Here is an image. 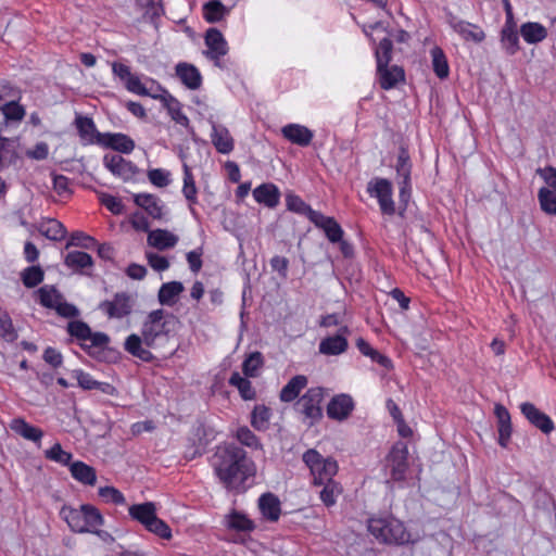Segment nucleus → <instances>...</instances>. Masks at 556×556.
<instances>
[{
  "instance_id": "nucleus-1",
  "label": "nucleus",
  "mask_w": 556,
  "mask_h": 556,
  "mask_svg": "<svg viewBox=\"0 0 556 556\" xmlns=\"http://www.w3.org/2000/svg\"><path fill=\"white\" fill-rule=\"evenodd\" d=\"M177 324L174 315L164 309L152 311L142 323L141 334H129L124 342V349L142 362H152L155 357L150 349L165 350L175 338Z\"/></svg>"
},
{
  "instance_id": "nucleus-2",
  "label": "nucleus",
  "mask_w": 556,
  "mask_h": 556,
  "mask_svg": "<svg viewBox=\"0 0 556 556\" xmlns=\"http://www.w3.org/2000/svg\"><path fill=\"white\" fill-rule=\"evenodd\" d=\"M212 464L219 481L230 491H244L245 482L256 472L247 452L235 444L217 446Z\"/></svg>"
},
{
  "instance_id": "nucleus-3",
  "label": "nucleus",
  "mask_w": 556,
  "mask_h": 556,
  "mask_svg": "<svg viewBox=\"0 0 556 556\" xmlns=\"http://www.w3.org/2000/svg\"><path fill=\"white\" fill-rule=\"evenodd\" d=\"M368 531L383 544L404 545L412 542L404 523L394 517H377L368 520Z\"/></svg>"
},
{
  "instance_id": "nucleus-4",
  "label": "nucleus",
  "mask_w": 556,
  "mask_h": 556,
  "mask_svg": "<svg viewBox=\"0 0 556 556\" xmlns=\"http://www.w3.org/2000/svg\"><path fill=\"white\" fill-rule=\"evenodd\" d=\"M60 516L74 532L78 533H98V529L103 525V517L99 509L88 504L79 508L63 506Z\"/></svg>"
},
{
  "instance_id": "nucleus-5",
  "label": "nucleus",
  "mask_w": 556,
  "mask_h": 556,
  "mask_svg": "<svg viewBox=\"0 0 556 556\" xmlns=\"http://www.w3.org/2000/svg\"><path fill=\"white\" fill-rule=\"evenodd\" d=\"M128 513L134 520L140 522L148 531L165 540L172 538V530L168 525L157 518L154 503L146 502L131 505Z\"/></svg>"
},
{
  "instance_id": "nucleus-6",
  "label": "nucleus",
  "mask_w": 556,
  "mask_h": 556,
  "mask_svg": "<svg viewBox=\"0 0 556 556\" xmlns=\"http://www.w3.org/2000/svg\"><path fill=\"white\" fill-rule=\"evenodd\" d=\"M303 462L309 468L314 485H321L325 482L333 480L338 472V464L331 457H324L314 448L307 450L303 456Z\"/></svg>"
},
{
  "instance_id": "nucleus-7",
  "label": "nucleus",
  "mask_w": 556,
  "mask_h": 556,
  "mask_svg": "<svg viewBox=\"0 0 556 556\" xmlns=\"http://www.w3.org/2000/svg\"><path fill=\"white\" fill-rule=\"evenodd\" d=\"M367 193L378 201L383 215L392 216L396 213L393 200V186L387 178L375 177L367 184Z\"/></svg>"
},
{
  "instance_id": "nucleus-8",
  "label": "nucleus",
  "mask_w": 556,
  "mask_h": 556,
  "mask_svg": "<svg viewBox=\"0 0 556 556\" xmlns=\"http://www.w3.org/2000/svg\"><path fill=\"white\" fill-rule=\"evenodd\" d=\"M325 397L320 387L309 388L298 401V407L305 419L313 426L323 417L321 402Z\"/></svg>"
},
{
  "instance_id": "nucleus-9",
  "label": "nucleus",
  "mask_w": 556,
  "mask_h": 556,
  "mask_svg": "<svg viewBox=\"0 0 556 556\" xmlns=\"http://www.w3.org/2000/svg\"><path fill=\"white\" fill-rule=\"evenodd\" d=\"M408 448L403 442L395 443L387 457V466L390 468L391 478L394 481H402L408 467Z\"/></svg>"
},
{
  "instance_id": "nucleus-10",
  "label": "nucleus",
  "mask_w": 556,
  "mask_h": 556,
  "mask_svg": "<svg viewBox=\"0 0 556 556\" xmlns=\"http://www.w3.org/2000/svg\"><path fill=\"white\" fill-rule=\"evenodd\" d=\"M447 24L465 41L481 43L485 39V33L479 25L460 20L453 14L448 15Z\"/></svg>"
},
{
  "instance_id": "nucleus-11",
  "label": "nucleus",
  "mask_w": 556,
  "mask_h": 556,
  "mask_svg": "<svg viewBox=\"0 0 556 556\" xmlns=\"http://www.w3.org/2000/svg\"><path fill=\"white\" fill-rule=\"evenodd\" d=\"M205 45L207 50L205 55L219 65L220 58L227 54L228 43L223 34L217 28H210L205 34Z\"/></svg>"
},
{
  "instance_id": "nucleus-12",
  "label": "nucleus",
  "mask_w": 556,
  "mask_h": 556,
  "mask_svg": "<svg viewBox=\"0 0 556 556\" xmlns=\"http://www.w3.org/2000/svg\"><path fill=\"white\" fill-rule=\"evenodd\" d=\"M355 404L351 395L341 393L334 395L327 405V415L330 419L343 421L350 417Z\"/></svg>"
},
{
  "instance_id": "nucleus-13",
  "label": "nucleus",
  "mask_w": 556,
  "mask_h": 556,
  "mask_svg": "<svg viewBox=\"0 0 556 556\" xmlns=\"http://www.w3.org/2000/svg\"><path fill=\"white\" fill-rule=\"evenodd\" d=\"M103 164L114 176L124 180H129L137 174V167L119 154H105Z\"/></svg>"
},
{
  "instance_id": "nucleus-14",
  "label": "nucleus",
  "mask_w": 556,
  "mask_h": 556,
  "mask_svg": "<svg viewBox=\"0 0 556 556\" xmlns=\"http://www.w3.org/2000/svg\"><path fill=\"white\" fill-rule=\"evenodd\" d=\"M99 309L110 318H123L130 314V298L126 293H116L112 301H103Z\"/></svg>"
},
{
  "instance_id": "nucleus-15",
  "label": "nucleus",
  "mask_w": 556,
  "mask_h": 556,
  "mask_svg": "<svg viewBox=\"0 0 556 556\" xmlns=\"http://www.w3.org/2000/svg\"><path fill=\"white\" fill-rule=\"evenodd\" d=\"M80 141L84 146L98 144L102 140L103 134L97 130L96 124L91 117L77 115L75 118Z\"/></svg>"
},
{
  "instance_id": "nucleus-16",
  "label": "nucleus",
  "mask_w": 556,
  "mask_h": 556,
  "mask_svg": "<svg viewBox=\"0 0 556 556\" xmlns=\"http://www.w3.org/2000/svg\"><path fill=\"white\" fill-rule=\"evenodd\" d=\"M520 410L529 422L540 429L543 433L548 434L554 430L553 420L532 403H522L520 405Z\"/></svg>"
},
{
  "instance_id": "nucleus-17",
  "label": "nucleus",
  "mask_w": 556,
  "mask_h": 556,
  "mask_svg": "<svg viewBox=\"0 0 556 556\" xmlns=\"http://www.w3.org/2000/svg\"><path fill=\"white\" fill-rule=\"evenodd\" d=\"M281 135L289 142L300 147L309 146L314 138V132L309 128L295 123L285 125Z\"/></svg>"
},
{
  "instance_id": "nucleus-18",
  "label": "nucleus",
  "mask_w": 556,
  "mask_h": 556,
  "mask_svg": "<svg viewBox=\"0 0 556 556\" xmlns=\"http://www.w3.org/2000/svg\"><path fill=\"white\" fill-rule=\"evenodd\" d=\"M175 72L180 81L191 90H197L202 85L200 71L190 63L180 62L176 65Z\"/></svg>"
},
{
  "instance_id": "nucleus-19",
  "label": "nucleus",
  "mask_w": 556,
  "mask_h": 556,
  "mask_svg": "<svg viewBox=\"0 0 556 556\" xmlns=\"http://www.w3.org/2000/svg\"><path fill=\"white\" fill-rule=\"evenodd\" d=\"M179 237L167 229H154L148 232L147 242L150 247L164 251L176 247Z\"/></svg>"
},
{
  "instance_id": "nucleus-20",
  "label": "nucleus",
  "mask_w": 556,
  "mask_h": 556,
  "mask_svg": "<svg viewBox=\"0 0 556 556\" xmlns=\"http://www.w3.org/2000/svg\"><path fill=\"white\" fill-rule=\"evenodd\" d=\"M100 146L104 148H111L122 153H130L135 149L134 140L125 134L105 132L103 134Z\"/></svg>"
},
{
  "instance_id": "nucleus-21",
  "label": "nucleus",
  "mask_w": 556,
  "mask_h": 556,
  "mask_svg": "<svg viewBox=\"0 0 556 556\" xmlns=\"http://www.w3.org/2000/svg\"><path fill=\"white\" fill-rule=\"evenodd\" d=\"M258 508L262 516L271 522H276L281 514V504L279 498L273 493H264L258 498Z\"/></svg>"
},
{
  "instance_id": "nucleus-22",
  "label": "nucleus",
  "mask_w": 556,
  "mask_h": 556,
  "mask_svg": "<svg viewBox=\"0 0 556 556\" xmlns=\"http://www.w3.org/2000/svg\"><path fill=\"white\" fill-rule=\"evenodd\" d=\"M211 139L219 153L228 154L233 150V139L225 126L212 123Z\"/></svg>"
},
{
  "instance_id": "nucleus-23",
  "label": "nucleus",
  "mask_w": 556,
  "mask_h": 556,
  "mask_svg": "<svg viewBox=\"0 0 556 556\" xmlns=\"http://www.w3.org/2000/svg\"><path fill=\"white\" fill-rule=\"evenodd\" d=\"M253 197L257 203L274 208L279 203L280 192L274 184H262L253 190Z\"/></svg>"
},
{
  "instance_id": "nucleus-24",
  "label": "nucleus",
  "mask_w": 556,
  "mask_h": 556,
  "mask_svg": "<svg viewBox=\"0 0 556 556\" xmlns=\"http://www.w3.org/2000/svg\"><path fill=\"white\" fill-rule=\"evenodd\" d=\"M412 167L413 165L410 162L408 150L404 146H401L395 164L397 185L407 186V184H412Z\"/></svg>"
},
{
  "instance_id": "nucleus-25",
  "label": "nucleus",
  "mask_w": 556,
  "mask_h": 556,
  "mask_svg": "<svg viewBox=\"0 0 556 556\" xmlns=\"http://www.w3.org/2000/svg\"><path fill=\"white\" fill-rule=\"evenodd\" d=\"M377 72L379 74L380 86L384 90L392 89L397 83L404 80V71L397 65L391 67L389 65H383L381 67H377Z\"/></svg>"
},
{
  "instance_id": "nucleus-26",
  "label": "nucleus",
  "mask_w": 556,
  "mask_h": 556,
  "mask_svg": "<svg viewBox=\"0 0 556 556\" xmlns=\"http://www.w3.org/2000/svg\"><path fill=\"white\" fill-rule=\"evenodd\" d=\"M70 471H71L72 477L76 481H78L85 485L92 486L97 482L96 469L93 467L87 465L84 462H80V460L73 462L70 465Z\"/></svg>"
},
{
  "instance_id": "nucleus-27",
  "label": "nucleus",
  "mask_w": 556,
  "mask_h": 556,
  "mask_svg": "<svg viewBox=\"0 0 556 556\" xmlns=\"http://www.w3.org/2000/svg\"><path fill=\"white\" fill-rule=\"evenodd\" d=\"M520 35L529 45L542 42L547 37V29L538 22H527L520 26Z\"/></svg>"
},
{
  "instance_id": "nucleus-28",
  "label": "nucleus",
  "mask_w": 556,
  "mask_h": 556,
  "mask_svg": "<svg viewBox=\"0 0 556 556\" xmlns=\"http://www.w3.org/2000/svg\"><path fill=\"white\" fill-rule=\"evenodd\" d=\"M135 203L142 207L151 217L161 218L163 216V206L157 197L150 193H138L134 198Z\"/></svg>"
},
{
  "instance_id": "nucleus-29",
  "label": "nucleus",
  "mask_w": 556,
  "mask_h": 556,
  "mask_svg": "<svg viewBox=\"0 0 556 556\" xmlns=\"http://www.w3.org/2000/svg\"><path fill=\"white\" fill-rule=\"evenodd\" d=\"M307 377L304 375H296L291 378L288 383L280 391V400L289 403L294 401L300 392L307 386Z\"/></svg>"
},
{
  "instance_id": "nucleus-30",
  "label": "nucleus",
  "mask_w": 556,
  "mask_h": 556,
  "mask_svg": "<svg viewBox=\"0 0 556 556\" xmlns=\"http://www.w3.org/2000/svg\"><path fill=\"white\" fill-rule=\"evenodd\" d=\"M348 340L342 334L327 337L319 343V352L324 355H340L348 350Z\"/></svg>"
},
{
  "instance_id": "nucleus-31",
  "label": "nucleus",
  "mask_w": 556,
  "mask_h": 556,
  "mask_svg": "<svg viewBox=\"0 0 556 556\" xmlns=\"http://www.w3.org/2000/svg\"><path fill=\"white\" fill-rule=\"evenodd\" d=\"M182 291L184 285L180 281L163 283L159 290V301L162 305L173 306Z\"/></svg>"
},
{
  "instance_id": "nucleus-32",
  "label": "nucleus",
  "mask_w": 556,
  "mask_h": 556,
  "mask_svg": "<svg viewBox=\"0 0 556 556\" xmlns=\"http://www.w3.org/2000/svg\"><path fill=\"white\" fill-rule=\"evenodd\" d=\"M356 346L359 352L369 357L372 362L378 363L380 366L390 369L392 368L391 359L381 354L379 351L375 350L365 339L358 338L356 340Z\"/></svg>"
},
{
  "instance_id": "nucleus-33",
  "label": "nucleus",
  "mask_w": 556,
  "mask_h": 556,
  "mask_svg": "<svg viewBox=\"0 0 556 556\" xmlns=\"http://www.w3.org/2000/svg\"><path fill=\"white\" fill-rule=\"evenodd\" d=\"M39 231L42 236L53 241H60L66 236V228L64 225L53 218L43 220L40 224Z\"/></svg>"
},
{
  "instance_id": "nucleus-34",
  "label": "nucleus",
  "mask_w": 556,
  "mask_h": 556,
  "mask_svg": "<svg viewBox=\"0 0 556 556\" xmlns=\"http://www.w3.org/2000/svg\"><path fill=\"white\" fill-rule=\"evenodd\" d=\"M501 45L508 55H514L519 51L520 46L517 27L503 26L501 31Z\"/></svg>"
},
{
  "instance_id": "nucleus-35",
  "label": "nucleus",
  "mask_w": 556,
  "mask_h": 556,
  "mask_svg": "<svg viewBox=\"0 0 556 556\" xmlns=\"http://www.w3.org/2000/svg\"><path fill=\"white\" fill-rule=\"evenodd\" d=\"M203 17L208 23L220 22L226 15L229 14L227 9L219 0H211L203 4Z\"/></svg>"
},
{
  "instance_id": "nucleus-36",
  "label": "nucleus",
  "mask_w": 556,
  "mask_h": 556,
  "mask_svg": "<svg viewBox=\"0 0 556 556\" xmlns=\"http://www.w3.org/2000/svg\"><path fill=\"white\" fill-rule=\"evenodd\" d=\"M11 428L24 439L33 442H39L43 435V432L39 428L20 418L13 420Z\"/></svg>"
},
{
  "instance_id": "nucleus-37",
  "label": "nucleus",
  "mask_w": 556,
  "mask_h": 556,
  "mask_svg": "<svg viewBox=\"0 0 556 556\" xmlns=\"http://www.w3.org/2000/svg\"><path fill=\"white\" fill-rule=\"evenodd\" d=\"M64 263L67 267L73 269H85L92 266V257L83 251L68 252L64 258Z\"/></svg>"
},
{
  "instance_id": "nucleus-38",
  "label": "nucleus",
  "mask_w": 556,
  "mask_h": 556,
  "mask_svg": "<svg viewBox=\"0 0 556 556\" xmlns=\"http://www.w3.org/2000/svg\"><path fill=\"white\" fill-rule=\"evenodd\" d=\"M110 342V338L108 334L103 332H92L88 336V341L80 343L81 349H84L89 355H94L98 351L104 349Z\"/></svg>"
},
{
  "instance_id": "nucleus-39",
  "label": "nucleus",
  "mask_w": 556,
  "mask_h": 556,
  "mask_svg": "<svg viewBox=\"0 0 556 556\" xmlns=\"http://www.w3.org/2000/svg\"><path fill=\"white\" fill-rule=\"evenodd\" d=\"M164 101L172 119L175 121L178 125L188 128L190 125V121L187 117V115L181 111V105L179 101L169 94L167 96V98L164 99Z\"/></svg>"
},
{
  "instance_id": "nucleus-40",
  "label": "nucleus",
  "mask_w": 556,
  "mask_h": 556,
  "mask_svg": "<svg viewBox=\"0 0 556 556\" xmlns=\"http://www.w3.org/2000/svg\"><path fill=\"white\" fill-rule=\"evenodd\" d=\"M37 295L42 306L53 309L63 298L62 294L52 286H43L39 288Z\"/></svg>"
},
{
  "instance_id": "nucleus-41",
  "label": "nucleus",
  "mask_w": 556,
  "mask_h": 556,
  "mask_svg": "<svg viewBox=\"0 0 556 556\" xmlns=\"http://www.w3.org/2000/svg\"><path fill=\"white\" fill-rule=\"evenodd\" d=\"M182 193L186 200L189 202L190 206L194 205L198 202V189L195 187V181L191 173V169L187 164H184Z\"/></svg>"
},
{
  "instance_id": "nucleus-42",
  "label": "nucleus",
  "mask_w": 556,
  "mask_h": 556,
  "mask_svg": "<svg viewBox=\"0 0 556 556\" xmlns=\"http://www.w3.org/2000/svg\"><path fill=\"white\" fill-rule=\"evenodd\" d=\"M431 58L435 75L441 79L446 78L450 73V67L443 50L439 47H434L431 49Z\"/></svg>"
},
{
  "instance_id": "nucleus-43",
  "label": "nucleus",
  "mask_w": 556,
  "mask_h": 556,
  "mask_svg": "<svg viewBox=\"0 0 556 556\" xmlns=\"http://www.w3.org/2000/svg\"><path fill=\"white\" fill-rule=\"evenodd\" d=\"M321 485L324 486L319 493L321 502L328 507L333 506L338 496L342 493L341 485L334 480L325 482Z\"/></svg>"
},
{
  "instance_id": "nucleus-44",
  "label": "nucleus",
  "mask_w": 556,
  "mask_h": 556,
  "mask_svg": "<svg viewBox=\"0 0 556 556\" xmlns=\"http://www.w3.org/2000/svg\"><path fill=\"white\" fill-rule=\"evenodd\" d=\"M229 384L236 387L244 400L254 399L255 391L252 387V383L245 377H242L239 372H232L229 378Z\"/></svg>"
},
{
  "instance_id": "nucleus-45",
  "label": "nucleus",
  "mask_w": 556,
  "mask_h": 556,
  "mask_svg": "<svg viewBox=\"0 0 556 556\" xmlns=\"http://www.w3.org/2000/svg\"><path fill=\"white\" fill-rule=\"evenodd\" d=\"M0 111L5 122H21L25 116V109L16 102L15 99L8 100Z\"/></svg>"
},
{
  "instance_id": "nucleus-46",
  "label": "nucleus",
  "mask_w": 556,
  "mask_h": 556,
  "mask_svg": "<svg viewBox=\"0 0 556 556\" xmlns=\"http://www.w3.org/2000/svg\"><path fill=\"white\" fill-rule=\"evenodd\" d=\"M541 210L548 215H556V191L541 188L538 193Z\"/></svg>"
},
{
  "instance_id": "nucleus-47",
  "label": "nucleus",
  "mask_w": 556,
  "mask_h": 556,
  "mask_svg": "<svg viewBox=\"0 0 556 556\" xmlns=\"http://www.w3.org/2000/svg\"><path fill=\"white\" fill-rule=\"evenodd\" d=\"M270 410L264 405L254 407L251 414V425L260 431L266 430L269 425Z\"/></svg>"
},
{
  "instance_id": "nucleus-48",
  "label": "nucleus",
  "mask_w": 556,
  "mask_h": 556,
  "mask_svg": "<svg viewBox=\"0 0 556 556\" xmlns=\"http://www.w3.org/2000/svg\"><path fill=\"white\" fill-rule=\"evenodd\" d=\"M393 45L389 38H382L375 50L377 67L389 65L392 58Z\"/></svg>"
},
{
  "instance_id": "nucleus-49",
  "label": "nucleus",
  "mask_w": 556,
  "mask_h": 556,
  "mask_svg": "<svg viewBox=\"0 0 556 556\" xmlns=\"http://www.w3.org/2000/svg\"><path fill=\"white\" fill-rule=\"evenodd\" d=\"M227 526L237 531H252L254 523L245 515L235 511L227 517Z\"/></svg>"
},
{
  "instance_id": "nucleus-50",
  "label": "nucleus",
  "mask_w": 556,
  "mask_h": 556,
  "mask_svg": "<svg viewBox=\"0 0 556 556\" xmlns=\"http://www.w3.org/2000/svg\"><path fill=\"white\" fill-rule=\"evenodd\" d=\"M46 457L52 462L68 466L73 463V455L62 448L60 443H55L51 448L46 451Z\"/></svg>"
},
{
  "instance_id": "nucleus-51",
  "label": "nucleus",
  "mask_w": 556,
  "mask_h": 556,
  "mask_svg": "<svg viewBox=\"0 0 556 556\" xmlns=\"http://www.w3.org/2000/svg\"><path fill=\"white\" fill-rule=\"evenodd\" d=\"M236 438L242 445L253 450H262L258 438L248 427L238 428Z\"/></svg>"
},
{
  "instance_id": "nucleus-52",
  "label": "nucleus",
  "mask_w": 556,
  "mask_h": 556,
  "mask_svg": "<svg viewBox=\"0 0 556 556\" xmlns=\"http://www.w3.org/2000/svg\"><path fill=\"white\" fill-rule=\"evenodd\" d=\"M263 366V356L260 352L251 353L242 364L243 374L247 377H255L257 370Z\"/></svg>"
},
{
  "instance_id": "nucleus-53",
  "label": "nucleus",
  "mask_w": 556,
  "mask_h": 556,
  "mask_svg": "<svg viewBox=\"0 0 556 556\" xmlns=\"http://www.w3.org/2000/svg\"><path fill=\"white\" fill-rule=\"evenodd\" d=\"M43 280V271L39 266H30L22 273V281L26 288H34Z\"/></svg>"
},
{
  "instance_id": "nucleus-54",
  "label": "nucleus",
  "mask_w": 556,
  "mask_h": 556,
  "mask_svg": "<svg viewBox=\"0 0 556 556\" xmlns=\"http://www.w3.org/2000/svg\"><path fill=\"white\" fill-rule=\"evenodd\" d=\"M0 337L8 342H13L17 339V332L8 313L0 312Z\"/></svg>"
},
{
  "instance_id": "nucleus-55",
  "label": "nucleus",
  "mask_w": 556,
  "mask_h": 556,
  "mask_svg": "<svg viewBox=\"0 0 556 556\" xmlns=\"http://www.w3.org/2000/svg\"><path fill=\"white\" fill-rule=\"evenodd\" d=\"M98 494L106 503L123 505L126 502L124 494L114 486H101Z\"/></svg>"
},
{
  "instance_id": "nucleus-56",
  "label": "nucleus",
  "mask_w": 556,
  "mask_h": 556,
  "mask_svg": "<svg viewBox=\"0 0 556 556\" xmlns=\"http://www.w3.org/2000/svg\"><path fill=\"white\" fill-rule=\"evenodd\" d=\"M67 331L72 337H75L80 341V343H84L85 341H88V336L90 334V327L80 320L70 321L67 325Z\"/></svg>"
},
{
  "instance_id": "nucleus-57",
  "label": "nucleus",
  "mask_w": 556,
  "mask_h": 556,
  "mask_svg": "<svg viewBox=\"0 0 556 556\" xmlns=\"http://www.w3.org/2000/svg\"><path fill=\"white\" fill-rule=\"evenodd\" d=\"M286 205L287 208L291 212L307 215L308 211H311V206L306 204L299 195H295L293 193H289L286 197Z\"/></svg>"
},
{
  "instance_id": "nucleus-58",
  "label": "nucleus",
  "mask_w": 556,
  "mask_h": 556,
  "mask_svg": "<svg viewBox=\"0 0 556 556\" xmlns=\"http://www.w3.org/2000/svg\"><path fill=\"white\" fill-rule=\"evenodd\" d=\"M169 176H170L169 172L165 170L163 168H154V169H150L148 172L149 180L151 181L152 185H154L159 188H163V187H166L169 185V182H170Z\"/></svg>"
},
{
  "instance_id": "nucleus-59",
  "label": "nucleus",
  "mask_w": 556,
  "mask_h": 556,
  "mask_svg": "<svg viewBox=\"0 0 556 556\" xmlns=\"http://www.w3.org/2000/svg\"><path fill=\"white\" fill-rule=\"evenodd\" d=\"M146 258L148 264L155 271H164L169 268V261L163 255L154 252H146Z\"/></svg>"
},
{
  "instance_id": "nucleus-60",
  "label": "nucleus",
  "mask_w": 556,
  "mask_h": 556,
  "mask_svg": "<svg viewBox=\"0 0 556 556\" xmlns=\"http://www.w3.org/2000/svg\"><path fill=\"white\" fill-rule=\"evenodd\" d=\"M73 376L76 378L78 386L84 390H94L99 386L98 381L90 374L81 369L73 370Z\"/></svg>"
},
{
  "instance_id": "nucleus-61",
  "label": "nucleus",
  "mask_w": 556,
  "mask_h": 556,
  "mask_svg": "<svg viewBox=\"0 0 556 556\" xmlns=\"http://www.w3.org/2000/svg\"><path fill=\"white\" fill-rule=\"evenodd\" d=\"M94 243L92 237L86 235L83 231H75L71 235L70 240L66 244V248L70 247H81V248H90Z\"/></svg>"
},
{
  "instance_id": "nucleus-62",
  "label": "nucleus",
  "mask_w": 556,
  "mask_h": 556,
  "mask_svg": "<svg viewBox=\"0 0 556 556\" xmlns=\"http://www.w3.org/2000/svg\"><path fill=\"white\" fill-rule=\"evenodd\" d=\"M323 230H324L326 237L328 238V240L333 243L341 241V239L343 237V230H342L341 226L334 220L333 217L330 220V223H328L323 228Z\"/></svg>"
},
{
  "instance_id": "nucleus-63",
  "label": "nucleus",
  "mask_w": 556,
  "mask_h": 556,
  "mask_svg": "<svg viewBox=\"0 0 556 556\" xmlns=\"http://www.w3.org/2000/svg\"><path fill=\"white\" fill-rule=\"evenodd\" d=\"M101 203L113 214L119 215L123 213L124 204L122 201L111 194H103L101 197Z\"/></svg>"
},
{
  "instance_id": "nucleus-64",
  "label": "nucleus",
  "mask_w": 556,
  "mask_h": 556,
  "mask_svg": "<svg viewBox=\"0 0 556 556\" xmlns=\"http://www.w3.org/2000/svg\"><path fill=\"white\" fill-rule=\"evenodd\" d=\"M125 87L128 91L139 94V96H149L148 89L141 83L140 78L136 75L129 76V78L125 81Z\"/></svg>"
}]
</instances>
